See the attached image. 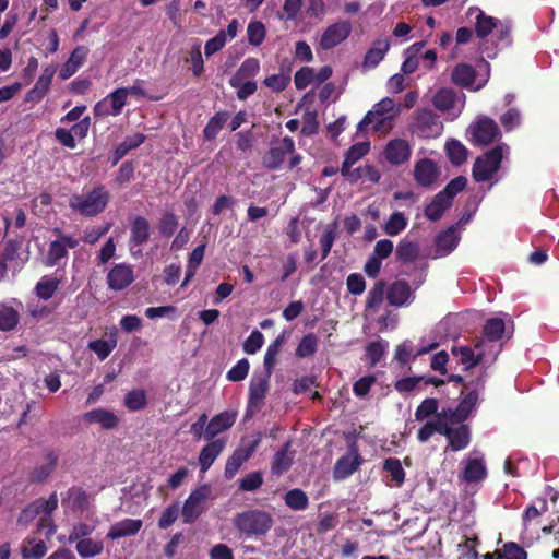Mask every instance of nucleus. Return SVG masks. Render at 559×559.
Listing matches in <instances>:
<instances>
[{"mask_svg":"<svg viewBox=\"0 0 559 559\" xmlns=\"http://www.w3.org/2000/svg\"><path fill=\"white\" fill-rule=\"evenodd\" d=\"M109 199V192L103 186H97L91 190L71 195L69 205L81 215L92 217L104 212Z\"/></svg>","mask_w":559,"mask_h":559,"instance_id":"f03ea898","label":"nucleus"},{"mask_svg":"<svg viewBox=\"0 0 559 559\" xmlns=\"http://www.w3.org/2000/svg\"><path fill=\"white\" fill-rule=\"evenodd\" d=\"M290 82V78L287 74H273L264 80L265 86L271 88L273 92L280 93L284 91Z\"/></svg>","mask_w":559,"mask_h":559,"instance_id":"338daca9","label":"nucleus"},{"mask_svg":"<svg viewBox=\"0 0 559 559\" xmlns=\"http://www.w3.org/2000/svg\"><path fill=\"white\" fill-rule=\"evenodd\" d=\"M294 152L295 143L293 139L285 136L265 153L262 163L269 169H278L286 156L294 154Z\"/></svg>","mask_w":559,"mask_h":559,"instance_id":"f8f14e48","label":"nucleus"},{"mask_svg":"<svg viewBox=\"0 0 559 559\" xmlns=\"http://www.w3.org/2000/svg\"><path fill=\"white\" fill-rule=\"evenodd\" d=\"M476 73L472 66L466 63L457 64L451 74V79L453 83L464 86V87H473L475 91L481 87V84L474 86Z\"/></svg>","mask_w":559,"mask_h":559,"instance_id":"72a5a7b5","label":"nucleus"},{"mask_svg":"<svg viewBox=\"0 0 559 559\" xmlns=\"http://www.w3.org/2000/svg\"><path fill=\"white\" fill-rule=\"evenodd\" d=\"M146 403V393L143 390H132L124 397L126 407L132 412L144 408Z\"/></svg>","mask_w":559,"mask_h":559,"instance_id":"864d4df0","label":"nucleus"},{"mask_svg":"<svg viewBox=\"0 0 559 559\" xmlns=\"http://www.w3.org/2000/svg\"><path fill=\"white\" fill-rule=\"evenodd\" d=\"M133 280L132 267L123 263L116 264L107 275L108 287L114 290H121L128 287Z\"/></svg>","mask_w":559,"mask_h":559,"instance_id":"a211bd4d","label":"nucleus"},{"mask_svg":"<svg viewBox=\"0 0 559 559\" xmlns=\"http://www.w3.org/2000/svg\"><path fill=\"white\" fill-rule=\"evenodd\" d=\"M442 130V121L431 109L423 108L415 111L412 124L414 134L420 138L431 139L439 136Z\"/></svg>","mask_w":559,"mask_h":559,"instance_id":"0eeeda50","label":"nucleus"},{"mask_svg":"<svg viewBox=\"0 0 559 559\" xmlns=\"http://www.w3.org/2000/svg\"><path fill=\"white\" fill-rule=\"evenodd\" d=\"M390 48V41L388 38H378L373 41L372 47L367 51L364 60V67L372 69L377 67L380 61L384 58L385 53Z\"/></svg>","mask_w":559,"mask_h":559,"instance_id":"473e14b6","label":"nucleus"},{"mask_svg":"<svg viewBox=\"0 0 559 559\" xmlns=\"http://www.w3.org/2000/svg\"><path fill=\"white\" fill-rule=\"evenodd\" d=\"M142 527L141 520L124 519L112 524L107 533L110 539H118L135 535Z\"/></svg>","mask_w":559,"mask_h":559,"instance_id":"cd10ccee","label":"nucleus"},{"mask_svg":"<svg viewBox=\"0 0 559 559\" xmlns=\"http://www.w3.org/2000/svg\"><path fill=\"white\" fill-rule=\"evenodd\" d=\"M451 424L447 417V413L442 411L435 416L432 420H428L417 433V438L421 443L427 442L436 432L443 435L444 425Z\"/></svg>","mask_w":559,"mask_h":559,"instance_id":"a878e982","label":"nucleus"},{"mask_svg":"<svg viewBox=\"0 0 559 559\" xmlns=\"http://www.w3.org/2000/svg\"><path fill=\"white\" fill-rule=\"evenodd\" d=\"M498 559H526V552L515 543H507L503 545Z\"/></svg>","mask_w":559,"mask_h":559,"instance_id":"0e129e2a","label":"nucleus"},{"mask_svg":"<svg viewBox=\"0 0 559 559\" xmlns=\"http://www.w3.org/2000/svg\"><path fill=\"white\" fill-rule=\"evenodd\" d=\"M369 152V143L359 142L354 144L345 154L341 168L343 176H348L350 167Z\"/></svg>","mask_w":559,"mask_h":559,"instance_id":"e433bc0d","label":"nucleus"},{"mask_svg":"<svg viewBox=\"0 0 559 559\" xmlns=\"http://www.w3.org/2000/svg\"><path fill=\"white\" fill-rule=\"evenodd\" d=\"M210 489L207 486H201L190 493L182 507V518L185 523L194 522L204 510V502L207 499Z\"/></svg>","mask_w":559,"mask_h":559,"instance_id":"ddd939ff","label":"nucleus"},{"mask_svg":"<svg viewBox=\"0 0 559 559\" xmlns=\"http://www.w3.org/2000/svg\"><path fill=\"white\" fill-rule=\"evenodd\" d=\"M60 285V280L56 276L45 275L43 276L35 286L36 295L43 299H50Z\"/></svg>","mask_w":559,"mask_h":559,"instance_id":"a19ab883","label":"nucleus"},{"mask_svg":"<svg viewBox=\"0 0 559 559\" xmlns=\"http://www.w3.org/2000/svg\"><path fill=\"white\" fill-rule=\"evenodd\" d=\"M248 40L253 46H259L265 38V27L261 22H250L247 28Z\"/></svg>","mask_w":559,"mask_h":559,"instance_id":"680f3d73","label":"nucleus"},{"mask_svg":"<svg viewBox=\"0 0 559 559\" xmlns=\"http://www.w3.org/2000/svg\"><path fill=\"white\" fill-rule=\"evenodd\" d=\"M467 179L463 176H459L452 179L447 187L440 191L445 198L452 202L453 198L466 187Z\"/></svg>","mask_w":559,"mask_h":559,"instance_id":"774afa93","label":"nucleus"},{"mask_svg":"<svg viewBox=\"0 0 559 559\" xmlns=\"http://www.w3.org/2000/svg\"><path fill=\"white\" fill-rule=\"evenodd\" d=\"M226 441L225 439H216L207 443L200 452L199 455V464L201 466L202 472H206L211 465L214 463L216 457L223 452L225 449Z\"/></svg>","mask_w":559,"mask_h":559,"instance_id":"bb28decb","label":"nucleus"},{"mask_svg":"<svg viewBox=\"0 0 559 559\" xmlns=\"http://www.w3.org/2000/svg\"><path fill=\"white\" fill-rule=\"evenodd\" d=\"M55 72L56 68L53 66H47L43 70L40 76L35 83V86L27 94V98L29 100H39L45 96L49 90Z\"/></svg>","mask_w":559,"mask_h":559,"instance_id":"2f4dec72","label":"nucleus"},{"mask_svg":"<svg viewBox=\"0 0 559 559\" xmlns=\"http://www.w3.org/2000/svg\"><path fill=\"white\" fill-rule=\"evenodd\" d=\"M438 414V401L432 397L425 399L415 412V418L421 421L431 415Z\"/></svg>","mask_w":559,"mask_h":559,"instance_id":"13d9d810","label":"nucleus"},{"mask_svg":"<svg viewBox=\"0 0 559 559\" xmlns=\"http://www.w3.org/2000/svg\"><path fill=\"white\" fill-rule=\"evenodd\" d=\"M484 386V378L479 377L475 381H471L468 384H465V389L471 391L466 394V396L461 401L455 409L444 408L443 413H447V417L451 424H460L464 421L471 412L476 407L478 403L479 391Z\"/></svg>","mask_w":559,"mask_h":559,"instance_id":"423d86ee","label":"nucleus"},{"mask_svg":"<svg viewBox=\"0 0 559 559\" xmlns=\"http://www.w3.org/2000/svg\"><path fill=\"white\" fill-rule=\"evenodd\" d=\"M178 228V218L171 212H166L162 215L158 223V230L163 236L169 237Z\"/></svg>","mask_w":559,"mask_h":559,"instance_id":"4d7b16f0","label":"nucleus"},{"mask_svg":"<svg viewBox=\"0 0 559 559\" xmlns=\"http://www.w3.org/2000/svg\"><path fill=\"white\" fill-rule=\"evenodd\" d=\"M249 372V361L246 358L240 359L226 374L227 379L233 382L243 380Z\"/></svg>","mask_w":559,"mask_h":559,"instance_id":"69168bd1","label":"nucleus"},{"mask_svg":"<svg viewBox=\"0 0 559 559\" xmlns=\"http://www.w3.org/2000/svg\"><path fill=\"white\" fill-rule=\"evenodd\" d=\"M445 151L450 162L457 166L466 160L468 154L467 148L460 141L454 139L447 141Z\"/></svg>","mask_w":559,"mask_h":559,"instance_id":"37998d69","label":"nucleus"},{"mask_svg":"<svg viewBox=\"0 0 559 559\" xmlns=\"http://www.w3.org/2000/svg\"><path fill=\"white\" fill-rule=\"evenodd\" d=\"M401 112V106L390 97H384L374 104L365 118L358 123L357 130L364 131L368 126L377 132H388L393 127V121Z\"/></svg>","mask_w":559,"mask_h":559,"instance_id":"f257e3e1","label":"nucleus"},{"mask_svg":"<svg viewBox=\"0 0 559 559\" xmlns=\"http://www.w3.org/2000/svg\"><path fill=\"white\" fill-rule=\"evenodd\" d=\"M361 461L357 452L349 453L348 455L342 456L337 460L334 466V478L342 480L354 474L359 467Z\"/></svg>","mask_w":559,"mask_h":559,"instance_id":"5701e85b","label":"nucleus"},{"mask_svg":"<svg viewBox=\"0 0 559 559\" xmlns=\"http://www.w3.org/2000/svg\"><path fill=\"white\" fill-rule=\"evenodd\" d=\"M500 122L506 131H511L522 123V115L518 108L508 109L501 117Z\"/></svg>","mask_w":559,"mask_h":559,"instance_id":"bf43d9fd","label":"nucleus"},{"mask_svg":"<svg viewBox=\"0 0 559 559\" xmlns=\"http://www.w3.org/2000/svg\"><path fill=\"white\" fill-rule=\"evenodd\" d=\"M79 245V240L72 236H61L49 243V248L45 258L47 266L64 265L68 260V250L74 249Z\"/></svg>","mask_w":559,"mask_h":559,"instance_id":"1a4fd4ad","label":"nucleus"},{"mask_svg":"<svg viewBox=\"0 0 559 559\" xmlns=\"http://www.w3.org/2000/svg\"><path fill=\"white\" fill-rule=\"evenodd\" d=\"M318 348V337L313 333H308L299 342L296 348V356L306 358L312 356Z\"/></svg>","mask_w":559,"mask_h":559,"instance_id":"09e8293b","label":"nucleus"},{"mask_svg":"<svg viewBox=\"0 0 559 559\" xmlns=\"http://www.w3.org/2000/svg\"><path fill=\"white\" fill-rule=\"evenodd\" d=\"M386 299L391 306L402 307L413 299L411 286L406 281H396L390 285Z\"/></svg>","mask_w":559,"mask_h":559,"instance_id":"4be33fe9","label":"nucleus"},{"mask_svg":"<svg viewBox=\"0 0 559 559\" xmlns=\"http://www.w3.org/2000/svg\"><path fill=\"white\" fill-rule=\"evenodd\" d=\"M464 94H456L449 87L440 88L431 99L432 105L441 111H449L456 108L461 110L464 106Z\"/></svg>","mask_w":559,"mask_h":559,"instance_id":"2eb2a0df","label":"nucleus"},{"mask_svg":"<svg viewBox=\"0 0 559 559\" xmlns=\"http://www.w3.org/2000/svg\"><path fill=\"white\" fill-rule=\"evenodd\" d=\"M468 15L471 19L475 20L477 37L485 38L488 35H491L492 38H496L498 41L502 43L503 46L509 44L510 27L504 25L501 21L486 15L478 8H471L468 10Z\"/></svg>","mask_w":559,"mask_h":559,"instance_id":"20e7f679","label":"nucleus"},{"mask_svg":"<svg viewBox=\"0 0 559 559\" xmlns=\"http://www.w3.org/2000/svg\"><path fill=\"white\" fill-rule=\"evenodd\" d=\"M88 55V49L84 46H78L71 53L68 61L63 64L60 70V78L67 80L72 76L78 69L84 63Z\"/></svg>","mask_w":559,"mask_h":559,"instance_id":"7c9ffc66","label":"nucleus"},{"mask_svg":"<svg viewBox=\"0 0 559 559\" xmlns=\"http://www.w3.org/2000/svg\"><path fill=\"white\" fill-rule=\"evenodd\" d=\"M352 25L347 21H338L329 25L321 34L319 45L329 50L343 43L350 34Z\"/></svg>","mask_w":559,"mask_h":559,"instance_id":"9b49d317","label":"nucleus"},{"mask_svg":"<svg viewBox=\"0 0 559 559\" xmlns=\"http://www.w3.org/2000/svg\"><path fill=\"white\" fill-rule=\"evenodd\" d=\"M273 524V516L260 509L247 510L234 518V526L247 536H263L272 528Z\"/></svg>","mask_w":559,"mask_h":559,"instance_id":"7ed1b4c3","label":"nucleus"},{"mask_svg":"<svg viewBox=\"0 0 559 559\" xmlns=\"http://www.w3.org/2000/svg\"><path fill=\"white\" fill-rule=\"evenodd\" d=\"M407 222L402 212H394L384 224L383 230L389 236H397L406 228Z\"/></svg>","mask_w":559,"mask_h":559,"instance_id":"49530a36","label":"nucleus"},{"mask_svg":"<svg viewBox=\"0 0 559 559\" xmlns=\"http://www.w3.org/2000/svg\"><path fill=\"white\" fill-rule=\"evenodd\" d=\"M285 504L295 511H304L309 506V498L301 489L295 488L286 492L284 497Z\"/></svg>","mask_w":559,"mask_h":559,"instance_id":"79ce46f5","label":"nucleus"},{"mask_svg":"<svg viewBox=\"0 0 559 559\" xmlns=\"http://www.w3.org/2000/svg\"><path fill=\"white\" fill-rule=\"evenodd\" d=\"M294 461V452L290 451V442H286L284 447L277 451L272 462V473L281 475L287 472Z\"/></svg>","mask_w":559,"mask_h":559,"instance_id":"c9c22d12","label":"nucleus"},{"mask_svg":"<svg viewBox=\"0 0 559 559\" xmlns=\"http://www.w3.org/2000/svg\"><path fill=\"white\" fill-rule=\"evenodd\" d=\"M419 255V247L416 242L402 240L396 248V257L403 263L414 262Z\"/></svg>","mask_w":559,"mask_h":559,"instance_id":"c03bdc74","label":"nucleus"},{"mask_svg":"<svg viewBox=\"0 0 559 559\" xmlns=\"http://www.w3.org/2000/svg\"><path fill=\"white\" fill-rule=\"evenodd\" d=\"M269 376L267 372L264 374L253 376L249 386V406L259 407L264 400L269 390Z\"/></svg>","mask_w":559,"mask_h":559,"instance_id":"412c9836","label":"nucleus"},{"mask_svg":"<svg viewBox=\"0 0 559 559\" xmlns=\"http://www.w3.org/2000/svg\"><path fill=\"white\" fill-rule=\"evenodd\" d=\"M83 419L88 424H97L104 429H114L119 418L106 408H95L84 414Z\"/></svg>","mask_w":559,"mask_h":559,"instance_id":"b1692460","label":"nucleus"},{"mask_svg":"<svg viewBox=\"0 0 559 559\" xmlns=\"http://www.w3.org/2000/svg\"><path fill=\"white\" fill-rule=\"evenodd\" d=\"M285 343V334L278 335L273 343H271L264 355V368L265 372L271 376L272 370L275 366L276 356L281 350L282 345Z\"/></svg>","mask_w":559,"mask_h":559,"instance_id":"a18cd8bd","label":"nucleus"},{"mask_svg":"<svg viewBox=\"0 0 559 559\" xmlns=\"http://www.w3.org/2000/svg\"><path fill=\"white\" fill-rule=\"evenodd\" d=\"M230 86L237 90V97L240 100L247 99L249 96L253 95L258 88L257 82L254 81H237V84L234 80H229Z\"/></svg>","mask_w":559,"mask_h":559,"instance_id":"052dcab7","label":"nucleus"},{"mask_svg":"<svg viewBox=\"0 0 559 559\" xmlns=\"http://www.w3.org/2000/svg\"><path fill=\"white\" fill-rule=\"evenodd\" d=\"M260 443V437L249 441H242L241 445L228 457L225 465V477L231 479L243 462H246L257 450Z\"/></svg>","mask_w":559,"mask_h":559,"instance_id":"9d476101","label":"nucleus"},{"mask_svg":"<svg viewBox=\"0 0 559 559\" xmlns=\"http://www.w3.org/2000/svg\"><path fill=\"white\" fill-rule=\"evenodd\" d=\"M411 146L404 139H394L385 145L383 155L391 165H401L411 157Z\"/></svg>","mask_w":559,"mask_h":559,"instance_id":"dca6fc26","label":"nucleus"},{"mask_svg":"<svg viewBox=\"0 0 559 559\" xmlns=\"http://www.w3.org/2000/svg\"><path fill=\"white\" fill-rule=\"evenodd\" d=\"M460 241V234L456 226H451L445 231L440 234L436 239L437 253L440 257L447 255L452 252Z\"/></svg>","mask_w":559,"mask_h":559,"instance_id":"c756f323","label":"nucleus"},{"mask_svg":"<svg viewBox=\"0 0 559 559\" xmlns=\"http://www.w3.org/2000/svg\"><path fill=\"white\" fill-rule=\"evenodd\" d=\"M472 141L479 146H486L501 138V132L495 120L483 117L469 127Z\"/></svg>","mask_w":559,"mask_h":559,"instance_id":"6e6552de","label":"nucleus"},{"mask_svg":"<svg viewBox=\"0 0 559 559\" xmlns=\"http://www.w3.org/2000/svg\"><path fill=\"white\" fill-rule=\"evenodd\" d=\"M117 345V341L111 338L109 341L97 340L88 343V348L93 350L100 360L106 359Z\"/></svg>","mask_w":559,"mask_h":559,"instance_id":"5fc2aeb1","label":"nucleus"},{"mask_svg":"<svg viewBox=\"0 0 559 559\" xmlns=\"http://www.w3.org/2000/svg\"><path fill=\"white\" fill-rule=\"evenodd\" d=\"M510 148L506 143H500L478 157L473 166V177L477 182L488 181L499 169L502 158L509 155Z\"/></svg>","mask_w":559,"mask_h":559,"instance_id":"39448f33","label":"nucleus"},{"mask_svg":"<svg viewBox=\"0 0 559 559\" xmlns=\"http://www.w3.org/2000/svg\"><path fill=\"white\" fill-rule=\"evenodd\" d=\"M388 342L374 341L367 346V356L370 359L372 366L377 365L380 361V359L384 355L385 349L388 348Z\"/></svg>","mask_w":559,"mask_h":559,"instance_id":"e2e57ef3","label":"nucleus"},{"mask_svg":"<svg viewBox=\"0 0 559 559\" xmlns=\"http://www.w3.org/2000/svg\"><path fill=\"white\" fill-rule=\"evenodd\" d=\"M383 468L391 475V479L395 486H401L404 483L405 473L400 460L389 457L383 463Z\"/></svg>","mask_w":559,"mask_h":559,"instance_id":"3c124183","label":"nucleus"},{"mask_svg":"<svg viewBox=\"0 0 559 559\" xmlns=\"http://www.w3.org/2000/svg\"><path fill=\"white\" fill-rule=\"evenodd\" d=\"M439 177L437 164L428 158H423L415 164L414 178L421 187L432 186Z\"/></svg>","mask_w":559,"mask_h":559,"instance_id":"f3484780","label":"nucleus"},{"mask_svg":"<svg viewBox=\"0 0 559 559\" xmlns=\"http://www.w3.org/2000/svg\"><path fill=\"white\" fill-rule=\"evenodd\" d=\"M451 424L444 425L443 436L449 440V445L453 451L465 449L469 443V430L466 426L451 428Z\"/></svg>","mask_w":559,"mask_h":559,"instance_id":"c85d7f7f","label":"nucleus"},{"mask_svg":"<svg viewBox=\"0 0 559 559\" xmlns=\"http://www.w3.org/2000/svg\"><path fill=\"white\" fill-rule=\"evenodd\" d=\"M486 345L487 342L477 341L474 348L468 346H454L452 348V354L455 357H459L461 364L465 365L467 368H472L490 356V354L485 349Z\"/></svg>","mask_w":559,"mask_h":559,"instance_id":"4468645a","label":"nucleus"},{"mask_svg":"<svg viewBox=\"0 0 559 559\" xmlns=\"http://www.w3.org/2000/svg\"><path fill=\"white\" fill-rule=\"evenodd\" d=\"M260 71V62L255 58H247L236 73L230 78L237 84V81H252Z\"/></svg>","mask_w":559,"mask_h":559,"instance_id":"ea45409f","label":"nucleus"},{"mask_svg":"<svg viewBox=\"0 0 559 559\" xmlns=\"http://www.w3.org/2000/svg\"><path fill=\"white\" fill-rule=\"evenodd\" d=\"M228 120L227 112H218L214 117L211 118L209 123L205 126L203 133L204 136L209 140L214 139L217 133L222 130L226 121Z\"/></svg>","mask_w":559,"mask_h":559,"instance_id":"603ef678","label":"nucleus"},{"mask_svg":"<svg viewBox=\"0 0 559 559\" xmlns=\"http://www.w3.org/2000/svg\"><path fill=\"white\" fill-rule=\"evenodd\" d=\"M237 413L225 411L215 415L207 424L204 432L205 440H212L218 433L229 429L236 421Z\"/></svg>","mask_w":559,"mask_h":559,"instance_id":"6ab92c4d","label":"nucleus"},{"mask_svg":"<svg viewBox=\"0 0 559 559\" xmlns=\"http://www.w3.org/2000/svg\"><path fill=\"white\" fill-rule=\"evenodd\" d=\"M127 97V91L123 87L115 90L106 97L111 107V116H118L122 111Z\"/></svg>","mask_w":559,"mask_h":559,"instance_id":"6e6d98bb","label":"nucleus"},{"mask_svg":"<svg viewBox=\"0 0 559 559\" xmlns=\"http://www.w3.org/2000/svg\"><path fill=\"white\" fill-rule=\"evenodd\" d=\"M504 332V322L502 319H489L484 326V338L478 342H487L485 349L491 355L492 360L497 355L495 342L498 341Z\"/></svg>","mask_w":559,"mask_h":559,"instance_id":"aec40b11","label":"nucleus"},{"mask_svg":"<svg viewBox=\"0 0 559 559\" xmlns=\"http://www.w3.org/2000/svg\"><path fill=\"white\" fill-rule=\"evenodd\" d=\"M104 549L102 542L91 538H83L76 543V551L83 558H91L99 555Z\"/></svg>","mask_w":559,"mask_h":559,"instance_id":"de8ad7c7","label":"nucleus"},{"mask_svg":"<svg viewBox=\"0 0 559 559\" xmlns=\"http://www.w3.org/2000/svg\"><path fill=\"white\" fill-rule=\"evenodd\" d=\"M487 471L484 460L479 457H468L465 462L463 478L466 483H478L485 479Z\"/></svg>","mask_w":559,"mask_h":559,"instance_id":"f704fd0d","label":"nucleus"},{"mask_svg":"<svg viewBox=\"0 0 559 559\" xmlns=\"http://www.w3.org/2000/svg\"><path fill=\"white\" fill-rule=\"evenodd\" d=\"M20 322V309L0 304V331L14 330Z\"/></svg>","mask_w":559,"mask_h":559,"instance_id":"4c0bfd02","label":"nucleus"},{"mask_svg":"<svg viewBox=\"0 0 559 559\" xmlns=\"http://www.w3.org/2000/svg\"><path fill=\"white\" fill-rule=\"evenodd\" d=\"M151 235V227L148 221L143 216H136L131 222L130 228V243L131 250L134 246H142L145 243Z\"/></svg>","mask_w":559,"mask_h":559,"instance_id":"393cba45","label":"nucleus"},{"mask_svg":"<svg viewBox=\"0 0 559 559\" xmlns=\"http://www.w3.org/2000/svg\"><path fill=\"white\" fill-rule=\"evenodd\" d=\"M452 202L441 192L435 195L432 201L427 205L425 215L430 221H438L444 211L451 206Z\"/></svg>","mask_w":559,"mask_h":559,"instance_id":"58836bf2","label":"nucleus"},{"mask_svg":"<svg viewBox=\"0 0 559 559\" xmlns=\"http://www.w3.org/2000/svg\"><path fill=\"white\" fill-rule=\"evenodd\" d=\"M384 293L385 283L383 281L377 282L367 295L366 309L376 310L382 304Z\"/></svg>","mask_w":559,"mask_h":559,"instance_id":"8fccbe9b","label":"nucleus"}]
</instances>
